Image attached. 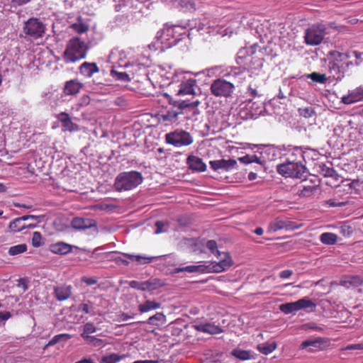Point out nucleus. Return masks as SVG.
I'll return each instance as SVG.
<instances>
[{
    "instance_id": "25",
    "label": "nucleus",
    "mask_w": 363,
    "mask_h": 363,
    "mask_svg": "<svg viewBox=\"0 0 363 363\" xmlns=\"http://www.w3.org/2000/svg\"><path fill=\"white\" fill-rule=\"evenodd\" d=\"M50 248L52 252L57 255H67L72 250V245L62 242L52 244Z\"/></svg>"
},
{
    "instance_id": "60",
    "label": "nucleus",
    "mask_w": 363,
    "mask_h": 363,
    "mask_svg": "<svg viewBox=\"0 0 363 363\" xmlns=\"http://www.w3.org/2000/svg\"><path fill=\"white\" fill-rule=\"evenodd\" d=\"M164 223L162 221L158 220L155 223V226L157 228L155 233L157 234L161 233L163 232Z\"/></svg>"
},
{
    "instance_id": "41",
    "label": "nucleus",
    "mask_w": 363,
    "mask_h": 363,
    "mask_svg": "<svg viewBox=\"0 0 363 363\" xmlns=\"http://www.w3.org/2000/svg\"><path fill=\"white\" fill-rule=\"evenodd\" d=\"M71 338V335L67 333L55 335L48 343V346L54 345L61 341H66Z\"/></svg>"
},
{
    "instance_id": "32",
    "label": "nucleus",
    "mask_w": 363,
    "mask_h": 363,
    "mask_svg": "<svg viewBox=\"0 0 363 363\" xmlns=\"http://www.w3.org/2000/svg\"><path fill=\"white\" fill-rule=\"evenodd\" d=\"M166 321V316L163 313H157L154 315L150 317L146 323L153 325H160L164 324Z\"/></svg>"
},
{
    "instance_id": "47",
    "label": "nucleus",
    "mask_w": 363,
    "mask_h": 363,
    "mask_svg": "<svg viewBox=\"0 0 363 363\" xmlns=\"http://www.w3.org/2000/svg\"><path fill=\"white\" fill-rule=\"evenodd\" d=\"M82 336L88 342H91V323H86L84 325V331Z\"/></svg>"
},
{
    "instance_id": "18",
    "label": "nucleus",
    "mask_w": 363,
    "mask_h": 363,
    "mask_svg": "<svg viewBox=\"0 0 363 363\" xmlns=\"http://www.w3.org/2000/svg\"><path fill=\"white\" fill-rule=\"evenodd\" d=\"M363 100V87L359 86L349 92L347 96L342 97V102L345 104H351Z\"/></svg>"
},
{
    "instance_id": "3",
    "label": "nucleus",
    "mask_w": 363,
    "mask_h": 363,
    "mask_svg": "<svg viewBox=\"0 0 363 363\" xmlns=\"http://www.w3.org/2000/svg\"><path fill=\"white\" fill-rule=\"evenodd\" d=\"M86 46L83 41L77 38L71 39L67 45L64 53V59L66 62H76L83 59L86 56Z\"/></svg>"
},
{
    "instance_id": "37",
    "label": "nucleus",
    "mask_w": 363,
    "mask_h": 363,
    "mask_svg": "<svg viewBox=\"0 0 363 363\" xmlns=\"http://www.w3.org/2000/svg\"><path fill=\"white\" fill-rule=\"evenodd\" d=\"M320 174L325 177L335 178L336 180L338 179V174L333 168H330L323 164L320 167Z\"/></svg>"
},
{
    "instance_id": "61",
    "label": "nucleus",
    "mask_w": 363,
    "mask_h": 363,
    "mask_svg": "<svg viewBox=\"0 0 363 363\" xmlns=\"http://www.w3.org/2000/svg\"><path fill=\"white\" fill-rule=\"evenodd\" d=\"M239 160L244 164H250L254 162L252 157L250 155H245L242 157H239Z\"/></svg>"
},
{
    "instance_id": "12",
    "label": "nucleus",
    "mask_w": 363,
    "mask_h": 363,
    "mask_svg": "<svg viewBox=\"0 0 363 363\" xmlns=\"http://www.w3.org/2000/svg\"><path fill=\"white\" fill-rule=\"evenodd\" d=\"M330 342L328 340L323 337H317L313 340H307L303 341L299 348L301 350H308L310 352H316L322 351L329 347Z\"/></svg>"
},
{
    "instance_id": "51",
    "label": "nucleus",
    "mask_w": 363,
    "mask_h": 363,
    "mask_svg": "<svg viewBox=\"0 0 363 363\" xmlns=\"http://www.w3.org/2000/svg\"><path fill=\"white\" fill-rule=\"evenodd\" d=\"M78 33H83L88 30V27L82 23H74L72 26Z\"/></svg>"
},
{
    "instance_id": "1",
    "label": "nucleus",
    "mask_w": 363,
    "mask_h": 363,
    "mask_svg": "<svg viewBox=\"0 0 363 363\" xmlns=\"http://www.w3.org/2000/svg\"><path fill=\"white\" fill-rule=\"evenodd\" d=\"M329 63V72L336 79H341L344 77L346 70L354 65L353 62L350 61V54L340 52L337 50H332L328 55Z\"/></svg>"
},
{
    "instance_id": "49",
    "label": "nucleus",
    "mask_w": 363,
    "mask_h": 363,
    "mask_svg": "<svg viewBox=\"0 0 363 363\" xmlns=\"http://www.w3.org/2000/svg\"><path fill=\"white\" fill-rule=\"evenodd\" d=\"M206 247L212 254L215 255L216 256L217 255L218 245L215 240H208L206 243Z\"/></svg>"
},
{
    "instance_id": "62",
    "label": "nucleus",
    "mask_w": 363,
    "mask_h": 363,
    "mask_svg": "<svg viewBox=\"0 0 363 363\" xmlns=\"http://www.w3.org/2000/svg\"><path fill=\"white\" fill-rule=\"evenodd\" d=\"M90 101H91L90 97L88 95H85L81 98L79 104L81 106H86V105L89 104Z\"/></svg>"
},
{
    "instance_id": "30",
    "label": "nucleus",
    "mask_w": 363,
    "mask_h": 363,
    "mask_svg": "<svg viewBox=\"0 0 363 363\" xmlns=\"http://www.w3.org/2000/svg\"><path fill=\"white\" fill-rule=\"evenodd\" d=\"M177 6L184 11H194L196 10V5L193 0H176Z\"/></svg>"
},
{
    "instance_id": "39",
    "label": "nucleus",
    "mask_w": 363,
    "mask_h": 363,
    "mask_svg": "<svg viewBox=\"0 0 363 363\" xmlns=\"http://www.w3.org/2000/svg\"><path fill=\"white\" fill-rule=\"evenodd\" d=\"M27 250L26 244H19L17 245L12 246L9 250V254L14 256L25 252Z\"/></svg>"
},
{
    "instance_id": "4",
    "label": "nucleus",
    "mask_w": 363,
    "mask_h": 363,
    "mask_svg": "<svg viewBox=\"0 0 363 363\" xmlns=\"http://www.w3.org/2000/svg\"><path fill=\"white\" fill-rule=\"evenodd\" d=\"M164 139L167 144L178 148L189 146L194 143L192 135L189 132L179 128L167 133Z\"/></svg>"
},
{
    "instance_id": "9",
    "label": "nucleus",
    "mask_w": 363,
    "mask_h": 363,
    "mask_svg": "<svg viewBox=\"0 0 363 363\" xmlns=\"http://www.w3.org/2000/svg\"><path fill=\"white\" fill-rule=\"evenodd\" d=\"M23 33L33 39L42 38L45 32V26L37 18H30L24 23Z\"/></svg>"
},
{
    "instance_id": "54",
    "label": "nucleus",
    "mask_w": 363,
    "mask_h": 363,
    "mask_svg": "<svg viewBox=\"0 0 363 363\" xmlns=\"http://www.w3.org/2000/svg\"><path fill=\"white\" fill-rule=\"evenodd\" d=\"M347 53H349L350 54V58L354 56L355 58H356V61L355 62H353L354 65H359V62H358V60H360L362 59V52H359L358 51H348L347 52Z\"/></svg>"
},
{
    "instance_id": "35",
    "label": "nucleus",
    "mask_w": 363,
    "mask_h": 363,
    "mask_svg": "<svg viewBox=\"0 0 363 363\" xmlns=\"http://www.w3.org/2000/svg\"><path fill=\"white\" fill-rule=\"evenodd\" d=\"M277 345L275 342L272 343H263L257 346V350L264 354H269L274 351Z\"/></svg>"
},
{
    "instance_id": "16",
    "label": "nucleus",
    "mask_w": 363,
    "mask_h": 363,
    "mask_svg": "<svg viewBox=\"0 0 363 363\" xmlns=\"http://www.w3.org/2000/svg\"><path fill=\"white\" fill-rule=\"evenodd\" d=\"M196 87V80L193 78H189L183 80L180 85L179 89L177 91L178 96L184 95H195V88Z\"/></svg>"
},
{
    "instance_id": "46",
    "label": "nucleus",
    "mask_w": 363,
    "mask_h": 363,
    "mask_svg": "<svg viewBox=\"0 0 363 363\" xmlns=\"http://www.w3.org/2000/svg\"><path fill=\"white\" fill-rule=\"evenodd\" d=\"M298 112L300 116L304 118H310L314 114V111L311 107H306L303 108H299Z\"/></svg>"
},
{
    "instance_id": "6",
    "label": "nucleus",
    "mask_w": 363,
    "mask_h": 363,
    "mask_svg": "<svg viewBox=\"0 0 363 363\" xmlns=\"http://www.w3.org/2000/svg\"><path fill=\"white\" fill-rule=\"evenodd\" d=\"M305 164L282 162L277 166V172L283 177L301 179L306 177Z\"/></svg>"
},
{
    "instance_id": "29",
    "label": "nucleus",
    "mask_w": 363,
    "mask_h": 363,
    "mask_svg": "<svg viewBox=\"0 0 363 363\" xmlns=\"http://www.w3.org/2000/svg\"><path fill=\"white\" fill-rule=\"evenodd\" d=\"M123 255L131 261L136 262L139 264H149L157 258V257H147L130 254H123Z\"/></svg>"
},
{
    "instance_id": "31",
    "label": "nucleus",
    "mask_w": 363,
    "mask_h": 363,
    "mask_svg": "<svg viewBox=\"0 0 363 363\" xmlns=\"http://www.w3.org/2000/svg\"><path fill=\"white\" fill-rule=\"evenodd\" d=\"M161 304L160 303L147 300L144 303L140 304L138 310L140 313H145L151 310H155L160 308Z\"/></svg>"
},
{
    "instance_id": "28",
    "label": "nucleus",
    "mask_w": 363,
    "mask_h": 363,
    "mask_svg": "<svg viewBox=\"0 0 363 363\" xmlns=\"http://www.w3.org/2000/svg\"><path fill=\"white\" fill-rule=\"evenodd\" d=\"M177 272H186L188 273H194V272H201V273H208L207 272V266L203 264L200 265H189L184 267L177 268L176 269Z\"/></svg>"
},
{
    "instance_id": "2",
    "label": "nucleus",
    "mask_w": 363,
    "mask_h": 363,
    "mask_svg": "<svg viewBox=\"0 0 363 363\" xmlns=\"http://www.w3.org/2000/svg\"><path fill=\"white\" fill-rule=\"evenodd\" d=\"M142 174L135 171L120 173L116 178L114 186L118 191H130L143 182Z\"/></svg>"
},
{
    "instance_id": "15",
    "label": "nucleus",
    "mask_w": 363,
    "mask_h": 363,
    "mask_svg": "<svg viewBox=\"0 0 363 363\" xmlns=\"http://www.w3.org/2000/svg\"><path fill=\"white\" fill-rule=\"evenodd\" d=\"M209 164L211 166V168L214 171H218L219 169H222L225 172H228L236 167L237 161L233 159H221L218 160H211L209 162Z\"/></svg>"
},
{
    "instance_id": "48",
    "label": "nucleus",
    "mask_w": 363,
    "mask_h": 363,
    "mask_svg": "<svg viewBox=\"0 0 363 363\" xmlns=\"http://www.w3.org/2000/svg\"><path fill=\"white\" fill-rule=\"evenodd\" d=\"M42 236L40 233L34 232L32 238V244L34 247H40L42 245Z\"/></svg>"
},
{
    "instance_id": "20",
    "label": "nucleus",
    "mask_w": 363,
    "mask_h": 363,
    "mask_svg": "<svg viewBox=\"0 0 363 363\" xmlns=\"http://www.w3.org/2000/svg\"><path fill=\"white\" fill-rule=\"evenodd\" d=\"M189 167L193 171L203 172L206 170V165L202 159L194 155H189L186 159Z\"/></svg>"
},
{
    "instance_id": "23",
    "label": "nucleus",
    "mask_w": 363,
    "mask_h": 363,
    "mask_svg": "<svg viewBox=\"0 0 363 363\" xmlns=\"http://www.w3.org/2000/svg\"><path fill=\"white\" fill-rule=\"evenodd\" d=\"M196 328L199 331L211 335L220 334L223 332L222 328L219 325L211 323H200L196 326Z\"/></svg>"
},
{
    "instance_id": "36",
    "label": "nucleus",
    "mask_w": 363,
    "mask_h": 363,
    "mask_svg": "<svg viewBox=\"0 0 363 363\" xmlns=\"http://www.w3.org/2000/svg\"><path fill=\"white\" fill-rule=\"evenodd\" d=\"M197 244L198 240L194 238H184L180 242V245L182 247L189 248L191 251H195L196 250Z\"/></svg>"
},
{
    "instance_id": "52",
    "label": "nucleus",
    "mask_w": 363,
    "mask_h": 363,
    "mask_svg": "<svg viewBox=\"0 0 363 363\" xmlns=\"http://www.w3.org/2000/svg\"><path fill=\"white\" fill-rule=\"evenodd\" d=\"M363 350V344H353V345H349L347 347L342 348L341 351H345V350Z\"/></svg>"
},
{
    "instance_id": "26",
    "label": "nucleus",
    "mask_w": 363,
    "mask_h": 363,
    "mask_svg": "<svg viewBox=\"0 0 363 363\" xmlns=\"http://www.w3.org/2000/svg\"><path fill=\"white\" fill-rule=\"evenodd\" d=\"M174 105V103L172 104ZM179 115V109L174 108V106L172 109L167 110L165 113L160 116V119L164 122L175 123L178 119Z\"/></svg>"
},
{
    "instance_id": "33",
    "label": "nucleus",
    "mask_w": 363,
    "mask_h": 363,
    "mask_svg": "<svg viewBox=\"0 0 363 363\" xmlns=\"http://www.w3.org/2000/svg\"><path fill=\"white\" fill-rule=\"evenodd\" d=\"M125 357V354L120 355L118 354L112 353L104 356L101 363H118Z\"/></svg>"
},
{
    "instance_id": "34",
    "label": "nucleus",
    "mask_w": 363,
    "mask_h": 363,
    "mask_svg": "<svg viewBox=\"0 0 363 363\" xmlns=\"http://www.w3.org/2000/svg\"><path fill=\"white\" fill-rule=\"evenodd\" d=\"M337 240V236L332 233H324L320 237L321 242L325 245H334L336 243Z\"/></svg>"
},
{
    "instance_id": "63",
    "label": "nucleus",
    "mask_w": 363,
    "mask_h": 363,
    "mask_svg": "<svg viewBox=\"0 0 363 363\" xmlns=\"http://www.w3.org/2000/svg\"><path fill=\"white\" fill-rule=\"evenodd\" d=\"M133 318V315H129L127 313H123L119 315V320L122 321H125L128 320L129 318Z\"/></svg>"
},
{
    "instance_id": "5",
    "label": "nucleus",
    "mask_w": 363,
    "mask_h": 363,
    "mask_svg": "<svg viewBox=\"0 0 363 363\" xmlns=\"http://www.w3.org/2000/svg\"><path fill=\"white\" fill-rule=\"evenodd\" d=\"M325 30L326 26L323 23H318L311 25L305 31V43L311 46L321 44L326 35Z\"/></svg>"
},
{
    "instance_id": "55",
    "label": "nucleus",
    "mask_w": 363,
    "mask_h": 363,
    "mask_svg": "<svg viewBox=\"0 0 363 363\" xmlns=\"http://www.w3.org/2000/svg\"><path fill=\"white\" fill-rule=\"evenodd\" d=\"M358 185V182L357 181H352V182L350 183H348L346 186L347 187V189H345V191H347L348 193H350L352 194L353 191H352V189H355L356 190V186Z\"/></svg>"
},
{
    "instance_id": "44",
    "label": "nucleus",
    "mask_w": 363,
    "mask_h": 363,
    "mask_svg": "<svg viewBox=\"0 0 363 363\" xmlns=\"http://www.w3.org/2000/svg\"><path fill=\"white\" fill-rule=\"evenodd\" d=\"M233 354L241 359V360H247L248 359H250V354L247 351H245V350H234L233 351Z\"/></svg>"
},
{
    "instance_id": "43",
    "label": "nucleus",
    "mask_w": 363,
    "mask_h": 363,
    "mask_svg": "<svg viewBox=\"0 0 363 363\" xmlns=\"http://www.w3.org/2000/svg\"><path fill=\"white\" fill-rule=\"evenodd\" d=\"M191 26V29L194 28L197 31L209 28L208 23L206 21V20H204V22H201L199 19H194L192 21Z\"/></svg>"
},
{
    "instance_id": "14",
    "label": "nucleus",
    "mask_w": 363,
    "mask_h": 363,
    "mask_svg": "<svg viewBox=\"0 0 363 363\" xmlns=\"http://www.w3.org/2000/svg\"><path fill=\"white\" fill-rule=\"evenodd\" d=\"M129 285L133 289L141 291H152L162 286L160 284V281L157 279H149L145 281H138L133 280L130 282Z\"/></svg>"
},
{
    "instance_id": "24",
    "label": "nucleus",
    "mask_w": 363,
    "mask_h": 363,
    "mask_svg": "<svg viewBox=\"0 0 363 363\" xmlns=\"http://www.w3.org/2000/svg\"><path fill=\"white\" fill-rule=\"evenodd\" d=\"M56 118L61 122L63 131H72L74 130V123L66 112H61L56 116Z\"/></svg>"
},
{
    "instance_id": "11",
    "label": "nucleus",
    "mask_w": 363,
    "mask_h": 363,
    "mask_svg": "<svg viewBox=\"0 0 363 363\" xmlns=\"http://www.w3.org/2000/svg\"><path fill=\"white\" fill-rule=\"evenodd\" d=\"M315 307V304L311 300L303 298L295 302L281 304L279 306V309L284 313L289 314L296 312L301 309Z\"/></svg>"
},
{
    "instance_id": "8",
    "label": "nucleus",
    "mask_w": 363,
    "mask_h": 363,
    "mask_svg": "<svg viewBox=\"0 0 363 363\" xmlns=\"http://www.w3.org/2000/svg\"><path fill=\"white\" fill-rule=\"evenodd\" d=\"M201 102L199 100L189 101H174V108H178L179 115L185 114L186 118L188 120H196L195 118L200 113L198 108Z\"/></svg>"
},
{
    "instance_id": "59",
    "label": "nucleus",
    "mask_w": 363,
    "mask_h": 363,
    "mask_svg": "<svg viewBox=\"0 0 363 363\" xmlns=\"http://www.w3.org/2000/svg\"><path fill=\"white\" fill-rule=\"evenodd\" d=\"M11 317V313L9 311H0V322L6 321Z\"/></svg>"
},
{
    "instance_id": "53",
    "label": "nucleus",
    "mask_w": 363,
    "mask_h": 363,
    "mask_svg": "<svg viewBox=\"0 0 363 363\" xmlns=\"http://www.w3.org/2000/svg\"><path fill=\"white\" fill-rule=\"evenodd\" d=\"M106 345V341L92 336V347H102Z\"/></svg>"
},
{
    "instance_id": "19",
    "label": "nucleus",
    "mask_w": 363,
    "mask_h": 363,
    "mask_svg": "<svg viewBox=\"0 0 363 363\" xmlns=\"http://www.w3.org/2000/svg\"><path fill=\"white\" fill-rule=\"evenodd\" d=\"M72 286L62 284L54 287V294L57 300L60 301L68 299L72 294Z\"/></svg>"
},
{
    "instance_id": "10",
    "label": "nucleus",
    "mask_w": 363,
    "mask_h": 363,
    "mask_svg": "<svg viewBox=\"0 0 363 363\" xmlns=\"http://www.w3.org/2000/svg\"><path fill=\"white\" fill-rule=\"evenodd\" d=\"M218 262H212L207 266L208 273H220L228 269L233 265L232 258L228 252L217 250Z\"/></svg>"
},
{
    "instance_id": "58",
    "label": "nucleus",
    "mask_w": 363,
    "mask_h": 363,
    "mask_svg": "<svg viewBox=\"0 0 363 363\" xmlns=\"http://www.w3.org/2000/svg\"><path fill=\"white\" fill-rule=\"evenodd\" d=\"M293 274V271L290 269L283 270L279 273V277L281 279L289 278Z\"/></svg>"
},
{
    "instance_id": "50",
    "label": "nucleus",
    "mask_w": 363,
    "mask_h": 363,
    "mask_svg": "<svg viewBox=\"0 0 363 363\" xmlns=\"http://www.w3.org/2000/svg\"><path fill=\"white\" fill-rule=\"evenodd\" d=\"M353 233L352 227L344 225L340 227V233L345 237H350Z\"/></svg>"
},
{
    "instance_id": "40",
    "label": "nucleus",
    "mask_w": 363,
    "mask_h": 363,
    "mask_svg": "<svg viewBox=\"0 0 363 363\" xmlns=\"http://www.w3.org/2000/svg\"><path fill=\"white\" fill-rule=\"evenodd\" d=\"M181 29H182V27L178 26H171V27H168V28L164 29V30L163 32V35L162 36V38H164L166 40H169L168 38L169 36H172V38H174V34L176 33H178V30H181Z\"/></svg>"
},
{
    "instance_id": "7",
    "label": "nucleus",
    "mask_w": 363,
    "mask_h": 363,
    "mask_svg": "<svg viewBox=\"0 0 363 363\" xmlns=\"http://www.w3.org/2000/svg\"><path fill=\"white\" fill-rule=\"evenodd\" d=\"M234 90L233 83L221 78L213 80L210 86L211 94L216 97H230Z\"/></svg>"
},
{
    "instance_id": "42",
    "label": "nucleus",
    "mask_w": 363,
    "mask_h": 363,
    "mask_svg": "<svg viewBox=\"0 0 363 363\" xmlns=\"http://www.w3.org/2000/svg\"><path fill=\"white\" fill-rule=\"evenodd\" d=\"M111 76L117 80L122 82H129L130 81V78L129 75L125 72H120L112 69L111 72Z\"/></svg>"
},
{
    "instance_id": "38",
    "label": "nucleus",
    "mask_w": 363,
    "mask_h": 363,
    "mask_svg": "<svg viewBox=\"0 0 363 363\" xmlns=\"http://www.w3.org/2000/svg\"><path fill=\"white\" fill-rule=\"evenodd\" d=\"M307 77L311 79L313 82L316 83L325 84L327 82V77L325 74L316 72L308 74Z\"/></svg>"
},
{
    "instance_id": "27",
    "label": "nucleus",
    "mask_w": 363,
    "mask_h": 363,
    "mask_svg": "<svg viewBox=\"0 0 363 363\" xmlns=\"http://www.w3.org/2000/svg\"><path fill=\"white\" fill-rule=\"evenodd\" d=\"M71 225L77 230H84L91 228V220L77 217L73 218Z\"/></svg>"
},
{
    "instance_id": "17",
    "label": "nucleus",
    "mask_w": 363,
    "mask_h": 363,
    "mask_svg": "<svg viewBox=\"0 0 363 363\" xmlns=\"http://www.w3.org/2000/svg\"><path fill=\"white\" fill-rule=\"evenodd\" d=\"M284 162L305 164L306 160L304 157V152L302 148L295 147L293 148L291 152L289 153L287 157Z\"/></svg>"
},
{
    "instance_id": "22",
    "label": "nucleus",
    "mask_w": 363,
    "mask_h": 363,
    "mask_svg": "<svg viewBox=\"0 0 363 363\" xmlns=\"http://www.w3.org/2000/svg\"><path fill=\"white\" fill-rule=\"evenodd\" d=\"M83 87V84L79 82L76 79H71L69 81L66 82L63 92L65 95H75L80 89Z\"/></svg>"
},
{
    "instance_id": "45",
    "label": "nucleus",
    "mask_w": 363,
    "mask_h": 363,
    "mask_svg": "<svg viewBox=\"0 0 363 363\" xmlns=\"http://www.w3.org/2000/svg\"><path fill=\"white\" fill-rule=\"evenodd\" d=\"M315 190L316 188L313 186H305L300 191L299 195L301 196L308 197L311 196Z\"/></svg>"
},
{
    "instance_id": "13",
    "label": "nucleus",
    "mask_w": 363,
    "mask_h": 363,
    "mask_svg": "<svg viewBox=\"0 0 363 363\" xmlns=\"http://www.w3.org/2000/svg\"><path fill=\"white\" fill-rule=\"evenodd\" d=\"M298 226L295 223L288 220L278 217L269 223L268 226L269 232H277L280 230H291L297 229Z\"/></svg>"
},
{
    "instance_id": "64",
    "label": "nucleus",
    "mask_w": 363,
    "mask_h": 363,
    "mask_svg": "<svg viewBox=\"0 0 363 363\" xmlns=\"http://www.w3.org/2000/svg\"><path fill=\"white\" fill-rule=\"evenodd\" d=\"M133 363H159L157 360H137Z\"/></svg>"
},
{
    "instance_id": "21",
    "label": "nucleus",
    "mask_w": 363,
    "mask_h": 363,
    "mask_svg": "<svg viewBox=\"0 0 363 363\" xmlns=\"http://www.w3.org/2000/svg\"><path fill=\"white\" fill-rule=\"evenodd\" d=\"M24 218L19 217L13 220L9 224V229L13 233L20 232L26 228H34L35 224H26Z\"/></svg>"
},
{
    "instance_id": "56",
    "label": "nucleus",
    "mask_w": 363,
    "mask_h": 363,
    "mask_svg": "<svg viewBox=\"0 0 363 363\" xmlns=\"http://www.w3.org/2000/svg\"><path fill=\"white\" fill-rule=\"evenodd\" d=\"M32 0H11V4L13 6H21L28 4Z\"/></svg>"
},
{
    "instance_id": "57",
    "label": "nucleus",
    "mask_w": 363,
    "mask_h": 363,
    "mask_svg": "<svg viewBox=\"0 0 363 363\" xmlns=\"http://www.w3.org/2000/svg\"><path fill=\"white\" fill-rule=\"evenodd\" d=\"M84 69L87 71V75L91 76V62H84L80 66L81 72H82Z\"/></svg>"
}]
</instances>
